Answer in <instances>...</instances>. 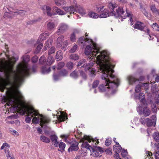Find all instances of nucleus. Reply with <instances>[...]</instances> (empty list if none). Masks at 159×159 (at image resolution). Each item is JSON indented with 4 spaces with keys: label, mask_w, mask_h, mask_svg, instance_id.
Masks as SVG:
<instances>
[{
    "label": "nucleus",
    "mask_w": 159,
    "mask_h": 159,
    "mask_svg": "<svg viewBox=\"0 0 159 159\" xmlns=\"http://www.w3.org/2000/svg\"><path fill=\"white\" fill-rule=\"evenodd\" d=\"M108 58L105 55H102L101 57L99 56L97 57L102 73L101 78L104 81V83L100 84L98 89L100 92H105V95L109 97L116 93L120 81L112 74L114 72L113 69L115 66L112 63H110Z\"/></svg>",
    "instance_id": "obj_1"
},
{
    "label": "nucleus",
    "mask_w": 159,
    "mask_h": 159,
    "mask_svg": "<svg viewBox=\"0 0 159 159\" xmlns=\"http://www.w3.org/2000/svg\"><path fill=\"white\" fill-rule=\"evenodd\" d=\"M15 60L12 61L11 59L4 62L0 61V72H4L7 80H4L0 84V91L3 92L7 86L13 82L14 84H17L19 80L23 77L29 76L31 69L28 64L19 63L17 66V69L20 75H18L16 72L13 69L14 64L18 58L13 57Z\"/></svg>",
    "instance_id": "obj_2"
},
{
    "label": "nucleus",
    "mask_w": 159,
    "mask_h": 159,
    "mask_svg": "<svg viewBox=\"0 0 159 159\" xmlns=\"http://www.w3.org/2000/svg\"><path fill=\"white\" fill-rule=\"evenodd\" d=\"M84 139L87 140L89 143L91 142V141L94 143L97 140L96 142L95 143V145H93V147L90 146L87 142H83L81 145L82 148H85L87 149L90 150V152H92L93 156L98 157L99 155V153L98 151H99L101 153H102L104 152L101 147L97 146L98 144L99 143L98 139H95L93 138L91 139L89 136H84Z\"/></svg>",
    "instance_id": "obj_3"
},
{
    "label": "nucleus",
    "mask_w": 159,
    "mask_h": 159,
    "mask_svg": "<svg viewBox=\"0 0 159 159\" xmlns=\"http://www.w3.org/2000/svg\"><path fill=\"white\" fill-rule=\"evenodd\" d=\"M93 44V48H92V46L89 45H88L86 46L85 49V53L86 55H89L91 54L93 56H96V55L98 54L99 53H100V55L96 57L97 61L98 62V64L99 65L100 67V64L99 63V61H98L97 59L98 57L99 56L102 57V56L105 55L106 57H107L108 59V60L110 61V63H112V60L110 57L109 56L107 55V52L105 51H103L101 52H99V51L98 50L97 47L96 46V44L93 43H91Z\"/></svg>",
    "instance_id": "obj_4"
},
{
    "label": "nucleus",
    "mask_w": 159,
    "mask_h": 159,
    "mask_svg": "<svg viewBox=\"0 0 159 159\" xmlns=\"http://www.w3.org/2000/svg\"><path fill=\"white\" fill-rule=\"evenodd\" d=\"M6 93L7 96V101L9 102L10 105H11L15 102V100L16 98V95H18L20 98H22V97L21 93L18 89L17 86H14L10 88H8Z\"/></svg>",
    "instance_id": "obj_5"
},
{
    "label": "nucleus",
    "mask_w": 159,
    "mask_h": 159,
    "mask_svg": "<svg viewBox=\"0 0 159 159\" xmlns=\"http://www.w3.org/2000/svg\"><path fill=\"white\" fill-rule=\"evenodd\" d=\"M110 7H111V12L110 13L109 11L107 9H104L102 11L101 13L99 16L101 18H106L109 16H114L116 18H118L121 16L124 13V11L123 10L122 8L119 7L116 10V12H115L114 9L115 8V6L112 3H110L109 4Z\"/></svg>",
    "instance_id": "obj_6"
},
{
    "label": "nucleus",
    "mask_w": 159,
    "mask_h": 159,
    "mask_svg": "<svg viewBox=\"0 0 159 159\" xmlns=\"http://www.w3.org/2000/svg\"><path fill=\"white\" fill-rule=\"evenodd\" d=\"M151 119L147 118L145 119L146 125L147 127L155 126L156 124L157 118L156 116L153 115L151 117Z\"/></svg>",
    "instance_id": "obj_7"
},
{
    "label": "nucleus",
    "mask_w": 159,
    "mask_h": 159,
    "mask_svg": "<svg viewBox=\"0 0 159 159\" xmlns=\"http://www.w3.org/2000/svg\"><path fill=\"white\" fill-rule=\"evenodd\" d=\"M127 79L129 84H132L136 81H142L144 80V77L143 76H141L139 79H136L132 75H129L127 77Z\"/></svg>",
    "instance_id": "obj_8"
},
{
    "label": "nucleus",
    "mask_w": 159,
    "mask_h": 159,
    "mask_svg": "<svg viewBox=\"0 0 159 159\" xmlns=\"http://www.w3.org/2000/svg\"><path fill=\"white\" fill-rule=\"evenodd\" d=\"M67 25L65 24H61L59 26V29L56 33L58 35L62 34L67 29Z\"/></svg>",
    "instance_id": "obj_9"
},
{
    "label": "nucleus",
    "mask_w": 159,
    "mask_h": 159,
    "mask_svg": "<svg viewBox=\"0 0 159 159\" xmlns=\"http://www.w3.org/2000/svg\"><path fill=\"white\" fill-rule=\"evenodd\" d=\"M50 138L52 145L56 147H58L59 142L57 141L58 137L55 134H52L50 136Z\"/></svg>",
    "instance_id": "obj_10"
},
{
    "label": "nucleus",
    "mask_w": 159,
    "mask_h": 159,
    "mask_svg": "<svg viewBox=\"0 0 159 159\" xmlns=\"http://www.w3.org/2000/svg\"><path fill=\"white\" fill-rule=\"evenodd\" d=\"M41 9L43 11V13L45 14L46 13L48 16H51L52 15V13L51 12V9L50 7L44 5L41 7Z\"/></svg>",
    "instance_id": "obj_11"
},
{
    "label": "nucleus",
    "mask_w": 159,
    "mask_h": 159,
    "mask_svg": "<svg viewBox=\"0 0 159 159\" xmlns=\"http://www.w3.org/2000/svg\"><path fill=\"white\" fill-rule=\"evenodd\" d=\"M79 143L76 141L74 143H72L70 148L68 149L69 152L70 151H76L78 150L79 149L78 146Z\"/></svg>",
    "instance_id": "obj_12"
},
{
    "label": "nucleus",
    "mask_w": 159,
    "mask_h": 159,
    "mask_svg": "<svg viewBox=\"0 0 159 159\" xmlns=\"http://www.w3.org/2000/svg\"><path fill=\"white\" fill-rule=\"evenodd\" d=\"M70 14L74 13V12H79L82 14L85 13L84 10L81 7H80L77 10L73 6H70Z\"/></svg>",
    "instance_id": "obj_13"
},
{
    "label": "nucleus",
    "mask_w": 159,
    "mask_h": 159,
    "mask_svg": "<svg viewBox=\"0 0 159 159\" xmlns=\"http://www.w3.org/2000/svg\"><path fill=\"white\" fill-rule=\"evenodd\" d=\"M49 36V34L48 33H43L41 34L39 36L37 41V43H39L42 41L45 40L46 38Z\"/></svg>",
    "instance_id": "obj_14"
},
{
    "label": "nucleus",
    "mask_w": 159,
    "mask_h": 159,
    "mask_svg": "<svg viewBox=\"0 0 159 159\" xmlns=\"http://www.w3.org/2000/svg\"><path fill=\"white\" fill-rule=\"evenodd\" d=\"M143 24V23L138 21L137 23L133 26V27L134 29L140 30L141 31H143L144 27L142 25Z\"/></svg>",
    "instance_id": "obj_15"
},
{
    "label": "nucleus",
    "mask_w": 159,
    "mask_h": 159,
    "mask_svg": "<svg viewBox=\"0 0 159 159\" xmlns=\"http://www.w3.org/2000/svg\"><path fill=\"white\" fill-rule=\"evenodd\" d=\"M79 41L81 43H83L86 42H87L88 43H92L93 41L91 39L88 38H85L84 37H81L79 38Z\"/></svg>",
    "instance_id": "obj_16"
},
{
    "label": "nucleus",
    "mask_w": 159,
    "mask_h": 159,
    "mask_svg": "<svg viewBox=\"0 0 159 159\" xmlns=\"http://www.w3.org/2000/svg\"><path fill=\"white\" fill-rule=\"evenodd\" d=\"M151 111L149 108L147 107H145L143 108V114L144 116L147 117L150 116L151 114Z\"/></svg>",
    "instance_id": "obj_17"
},
{
    "label": "nucleus",
    "mask_w": 159,
    "mask_h": 159,
    "mask_svg": "<svg viewBox=\"0 0 159 159\" xmlns=\"http://www.w3.org/2000/svg\"><path fill=\"white\" fill-rule=\"evenodd\" d=\"M54 61L53 57L52 56H49L46 59V64L47 66H50L52 65Z\"/></svg>",
    "instance_id": "obj_18"
},
{
    "label": "nucleus",
    "mask_w": 159,
    "mask_h": 159,
    "mask_svg": "<svg viewBox=\"0 0 159 159\" xmlns=\"http://www.w3.org/2000/svg\"><path fill=\"white\" fill-rule=\"evenodd\" d=\"M64 37L61 35L58 37L57 39L56 42L57 46L58 47H61L62 45V43L64 39Z\"/></svg>",
    "instance_id": "obj_19"
},
{
    "label": "nucleus",
    "mask_w": 159,
    "mask_h": 159,
    "mask_svg": "<svg viewBox=\"0 0 159 159\" xmlns=\"http://www.w3.org/2000/svg\"><path fill=\"white\" fill-rule=\"evenodd\" d=\"M55 27V24L53 22H49L47 25V29L49 31L52 30Z\"/></svg>",
    "instance_id": "obj_20"
},
{
    "label": "nucleus",
    "mask_w": 159,
    "mask_h": 159,
    "mask_svg": "<svg viewBox=\"0 0 159 159\" xmlns=\"http://www.w3.org/2000/svg\"><path fill=\"white\" fill-rule=\"evenodd\" d=\"M63 113V111L62 112L61 114L57 117V119L60 122L64 121L68 119L67 117Z\"/></svg>",
    "instance_id": "obj_21"
},
{
    "label": "nucleus",
    "mask_w": 159,
    "mask_h": 159,
    "mask_svg": "<svg viewBox=\"0 0 159 159\" xmlns=\"http://www.w3.org/2000/svg\"><path fill=\"white\" fill-rule=\"evenodd\" d=\"M58 73L60 76L66 77L68 75V71L66 69H63L59 71Z\"/></svg>",
    "instance_id": "obj_22"
},
{
    "label": "nucleus",
    "mask_w": 159,
    "mask_h": 159,
    "mask_svg": "<svg viewBox=\"0 0 159 159\" xmlns=\"http://www.w3.org/2000/svg\"><path fill=\"white\" fill-rule=\"evenodd\" d=\"M30 114L31 115L32 117L36 116L38 115L41 116V114L39 113L38 111L35 110L33 108H32L30 109Z\"/></svg>",
    "instance_id": "obj_23"
},
{
    "label": "nucleus",
    "mask_w": 159,
    "mask_h": 159,
    "mask_svg": "<svg viewBox=\"0 0 159 159\" xmlns=\"http://www.w3.org/2000/svg\"><path fill=\"white\" fill-rule=\"evenodd\" d=\"M51 70V67H50L47 68L45 66H42L41 68V72L43 74H48L50 72Z\"/></svg>",
    "instance_id": "obj_24"
},
{
    "label": "nucleus",
    "mask_w": 159,
    "mask_h": 159,
    "mask_svg": "<svg viewBox=\"0 0 159 159\" xmlns=\"http://www.w3.org/2000/svg\"><path fill=\"white\" fill-rule=\"evenodd\" d=\"M70 75L71 78L75 79H78L79 77L78 71L76 70L71 72Z\"/></svg>",
    "instance_id": "obj_25"
},
{
    "label": "nucleus",
    "mask_w": 159,
    "mask_h": 159,
    "mask_svg": "<svg viewBox=\"0 0 159 159\" xmlns=\"http://www.w3.org/2000/svg\"><path fill=\"white\" fill-rule=\"evenodd\" d=\"M46 59L44 56H42L40 58L39 60V63L41 65H46Z\"/></svg>",
    "instance_id": "obj_26"
},
{
    "label": "nucleus",
    "mask_w": 159,
    "mask_h": 159,
    "mask_svg": "<svg viewBox=\"0 0 159 159\" xmlns=\"http://www.w3.org/2000/svg\"><path fill=\"white\" fill-rule=\"evenodd\" d=\"M85 59H82L80 60L78 63L77 66V67L78 68H83L85 66Z\"/></svg>",
    "instance_id": "obj_27"
},
{
    "label": "nucleus",
    "mask_w": 159,
    "mask_h": 159,
    "mask_svg": "<svg viewBox=\"0 0 159 159\" xmlns=\"http://www.w3.org/2000/svg\"><path fill=\"white\" fill-rule=\"evenodd\" d=\"M117 146L115 145L113 146V151L115 153H119L121 151L122 148L121 146L119 144Z\"/></svg>",
    "instance_id": "obj_28"
},
{
    "label": "nucleus",
    "mask_w": 159,
    "mask_h": 159,
    "mask_svg": "<svg viewBox=\"0 0 159 159\" xmlns=\"http://www.w3.org/2000/svg\"><path fill=\"white\" fill-rule=\"evenodd\" d=\"M36 43L37 44H38V45L37 46L34 52V53L35 54H37L41 50V49L43 46V43Z\"/></svg>",
    "instance_id": "obj_29"
},
{
    "label": "nucleus",
    "mask_w": 159,
    "mask_h": 159,
    "mask_svg": "<svg viewBox=\"0 0 159 159\" xmlns=\"http://www.w3.org/2000/svg\"><path fill=\"white\" fill-rule=\"evenodd\" d=\"M53 10L59 15H64L66 14L65 12L56 7H53Z\"/></svg>",
    "instance_id": "obj_30"
},
{
    "label": "nucleus",
    "mask_w": 159,
    "mask_h": 159,
    "mask_svg": "<svg viewBox=\"0 0 159 159\" xmlns=\"http://www.w3.org/2000/svg\"><path fill=\"white\" fill-rule=\"evenodd\" d=\"M40 140L43 142L49 143L50 142V139L48 137L44 135L40 136Z\"/></svg>",
    "instance_id": "obj_31"
},
{
    "label": "nucleus",
    "mask_w": 159,
    "mask_h": 159,
    "mask_svg": "<svg viewBox=\"0 0 159 159\" xmlns=\"http://www.w3.org/2000/svg\"><path fill=\"white\" fill-rule=\"evenodd\" d=\"M153 139L154 140L157 142H159V133L158 132H154L152 135Z\"/></svg>",
    "instance_id": "obj_32"
},
{
    "label": "nucleus",
    "mask_w": 159,
    "mask_h": 159,
    "mask_svg": "<svg viewBox=\"0 0 159 159\" xmlns=\"http://www.w3.org/2000/svg\"><path fill=\"white\" fill-rule=\"evenodd\" d=\"M55 4L58 6L65 5L66 2L64 0H57L54 1Z\"/></svg>",
    "instance_id": "obj_33"
},
{
    "label": "nucleus",
    "mask_w": 159,
    "mask_h": 159,
    "mask_svg": "<svg viewBox=\"0 0 159 159\" xmlns=\"http://www.w3.org/2000/svg\"><path fill=\"white\" fill-rule=\"evenodd\" d=\"M88 15L89 17L93 18H97L99 16V15L93 12H90Z\"/></svg>",
    "instance_id": "obj_34"
},
{
    "label": "nucleus",
    "mask_w": 159,
    "mask_h": 159,
    "mask_svg": "<svg viewBox=\"0 0 159 159\" xmlns=\"http://www.w3.org/2000/svg\"><path fill=\"white\" fill-rule=\"evenodd\" d=\"M79 71L80 73V75L82 78L85 80H86L87 77L86 74L82 70H79Z\"/></svg>",
    "instance_id": "obj_35"
},
{
    "label": "nucleus",
    "mask_w": 159,
    "mask_h": 159,
    "mask_svg": "<svg viewBox=\"0 0 159 159\" xmlns=\"http://www.w3.org/2000/svg\"><path fill=\"white\" fill-rule=\"evenodd\" d=\"M5 152L8 159H14L13 157L11 156L10 151L7 148H5Z\"/></svg>",
    "instance_id": "obj_36"
},
{
    "label": "nucleus",
    "mask_w": 159,
    "mask_h": 159,
    "mask_svg": "<svg viewBox=\"0 0 159 159\" xmlns=\"http://www.w3.org/2000/svg\"><path fill=\"white\" fill-rule=\"evenodd\" d=\"M69 58L70 59L74 61L77 60L79 59L78 55L75 54H72L70 55L69 56Z\"/></svg>",
    "instance_id": "obj_37"
},
{
    "label": "nucleus",
    "mask_w": 159,
    "mask_h": 159,
    "mask_svg": "<svg viewBox=\"0 0 159 159\" xmlns=\"http://www.w3.org/2000/svg\"><path fill=\"white\" fill-rule=\"evenodd\" d=\"M152 111L153 113H156L157 111V106L155 103H153L151 106Z\"/></svg>",
    "instance_id": "obj_38"
},
{
    "label": "nucleus",
    "mask_w": 159,
    "mask_h": 159,
    "mask_svg": "<svg viewBox=\"0 0 159 159\" xmlns=\"http://www.w3.org/2000/svg\"><path fill=\"white\" fill-rule=\"evenodd\" d=\"M75 33H78L77 30H75L71 35L70 36V39L71 41L75 42L76 40Z\"/></svg>",
    "instance_id": "obj_39"
},
{
    "label": "nucleus",
    "mask_w": 159,
    "mask_h": 159,
    "mask_svg": "<svg viewBox=\"0 0 159 159\" xmlns=\"http://www.w3.org/2000/svg\"><path fill=\"white\" fill-rule=\"evenodd\" d=\"M56 58L58 60V61L61 60L63 58L62 53L61 52H57L56 53Z\"/></svg>",
    "instance_id": "obj_40"
},
{
    "label": "nucleus",
    "mask_w": 159,
    "mask_h": 159,
    "mask_svg": "<svg viewBox=\"0 0 159 159\" xmlns=\"http://www.w3.org/2000/svg\"><path fill=\"white\" fill-rule=\"evenodd\" d=\"M66 66L69 69L71 70L73 68L74 65L72 62L69 61L66 64Z\"/></svg>",
    "instance_id": "obj_41"
},
{
    "label": "nucleus",
    "mask_w": 159,
    "mask_h": 159,
    "mask_svg": "<svg viewBox=\"0 0 159 159\" xmlns=\"http://www.w3.org/2000/svg\"><path fill=\"white\" fill-rule=\"evenodd\" d=\"M99 84V80H96L94 81L93 84L92 88L95 89L97 87L98 85Z\"/></svg>",
    "instance_id": "obj_42"
},
{
    "label": "nucleus",
    "mask_w": 159,
    "mask_h": 159,
    "mask_svg": "<svg viewBox=\"0 0 159 159\" xmlns=\"http://www.w3.org/2000/svg\"><path fill=\"white\" fill-rule=\"evenodd\" d=\"M59 148L62 151H64V149L66 146L65 144L63 142H60L59 144L58 143V146Z\"/></svg>",
    "instance_id": "obj_43"
},
{
    "label": "nucleus",
    "mask_w": 159,
    "mask_h": 159,
    "mask_svg": "<svg viewBox=\"0 0 159 159\" xmlns=\"http://www.w3.org/2000/svg\"><path fill=\"white\" fill-rule=\"evenodd\" d=\"M142 87V85H141V83H140L139 84H138L136 87L135 91L136 93H139V92L141 89V87Z\"/></svg>",
    "instance_id": "obj_44"
},
{
    "label": "nucleus",
    "mask_w": 159,
    "mask_h": 159,
    "mask_svg": "<svg viewBox=\"0 0 159 159\" xmlns=\"http://www.w3.org/2000/svg\"><path fill=\"white\" fill-rule=\"evenodd\" d=\"M64 66L65 63L63 62H59L57 65V69L58 70H61L64 67Z\"/></svg>",
    "instance_id": "obj_45"
},
{
    "label": "nucleus",
    "mask_w": 159,
    "mask_h": 159,
    "mask_svg": "<svg viewBox=\"0 0 159 159\" xmlns=\"http://www.w3.org/2000/svg\"><path fill=\"white\" fill-rule=\"evenodd\" d=\"M96 71V70L94 68H92L91 69L89 70V75H90V76L92 77H94V76L96 75V74H95Z\"/></svg>",
    "instance_id": "obj_46"
},
{
    "label": "nucleus",
    "mask_w": 159,
    "mask_h": 159,
    "mask_svg": "<svg viewBox=\"0 0 159 159\" xmlns=\"http://www.w3.org/2000/svg\"><path fill=\"white\" fill-rule=\"evenodd\" d=\"M52 40L50 39L49 40H48L45 43V46H46L48 48L51 46L52 43Z\"/></svg>",
    "instance_id": "obj_47"
},
{
    "label": "nucleus",
    "mask_w": 159,
    "mask_h": 159,
    "mask_svg": "<svg viewBox=\"0 0 159 159\" xmlns=\"http://www.w3.org/2000/svg\"><path fill=\"white\" fill-rule=\"evenodd\" d=\"M3 17L4 18L7 17L9 18H12V16L11 15V13L7 11L5 12Z\"/></svg>",
    "instance_id": "obj_48"
},
{
    "label": "nucleus",
    "mask_w": 159,
    "mask_h": 159,
    "mask_svg": "<svg viewBox=\"0 0 159 159\" xmlns=\"http://www.w3.org/2000/svg\"><path fill=\"white\" fill-rule=\"evenodd\" d=\"M39 122V119L38 117H34L32 120V122L35 124H38Z\"/></svg>",
    "instance_id": "obj_49"
},
{
    "label": "nucleus",
    "mask_w": 159,
    "mask_h": 159,
    "mask_svg": "<svg viewBox=\"0 0 159 159\" xmlns=\"http://www.w3.org/2000/svg\"><path fill=\"white\" fill-rule=\"evenodd\" d=\"M152 27L156 31H159V26L157 23H153Z\"/></svg>",
    "instance_id": "obj_50"
},
{
    "label": "nucleus",
    "mask_w": 159,
    "mask_h": 159,
    "mask_svg": "<svg viewBox=\"0 0 159 159\" xmlns=\"http://www.w3.org/2000/svg\"><path fill=\"white\" fill-rule=\"evenodd\" d=\"M60 76L59 73L58 74H54L53 75V77L54 80L55 81L58 80L59 79V77Z\"/></svg>",
    "instance_id": "obj_51"
},
{
    "label": "nucleus",
    "mask_w": 159,
    "mask_h": 159,
    "mask_svg": "<svg viewBox=\"0 0 159 159\" xmlns=\"http://www.w3.org/2000/svg\"><path fill=\"white\" fill-rule=\"evenodd\" d=\"M77 48V45L75 44L69 51L70 53H73L75 52Z\"/></svg>",
    "instance_id": "obj_52"
},
{
    "label": "nucleus",
    "mask_w": 159,
    "mask_h": 159,
    "mask_svg": "<svg viewBox=\"0 0 159 159\" xmlns=\"http://www.w3.org/2000/svg\"><path fill=\"white\" fill-rule=\"evenodd\" d=\"M38 60V57L36 56L33 57L31 58V61L33 63H35L37 62Z\"/></svg>",
    "instance_id": "obj_53"
},
{
    "label": "nucleus",
    "mask_w": 159,
    "mask_h": 159,
    "mask_svg": "<svg viewBox=\"0 0 159 159\" xmlns=\"http://www.w3.org/2000/svg\"><path fill=\"white\" fill-rule=\"evenodd\" d=\"M151 10L153 13H157L158 10L157 9L155 6H151L150 7Z\"/></svg>",
    "instance_id": "obj_54"
},
{
    "label": "nucleus",
    "mask_w": 159,
    "mask_h": 159,
    "mask_svg": "<svg viewBox=\"0 0 159 159\" xmlns=\"http://www.w3.org/2000/svg\"><path fill=\"white\" fill-rule=\"evenodd\" d=\"M111 143V139H106L105 142V145L107 146H109Z\"/></svg>",
    "instance_id": "obj_55"
},
{
    "label": "nucleus",
    "mask_w": 159,
    "mask_h": 159,
    "mask_svg": "<svg viewBox=\"0 0 159 159\" xmlns=\"http://www.w3.org/2000/svg\"><path fill=\"white\" fill-rule=\"evenodd\" d=\"M55 51V48L54 47H51L48 51V55L49 56H51L50 54L54 53Z\"/></svg>",
    "instance_id": "obj_56"
},
{
    "label": "nucleus",
    "mask_w": 159,
    "mask_h": 159,
    "mask_svg": "<svg viewBox=\"0 0 159 159\" xmlns=\"http://www.w3.org/2000/svg\"><path fill=\"white\" fill-rule=\"evenodd\" d=\"M104 7L103 6L99 7H96V8H97L96 11L98 13H101L103 10Z\"/></svg>",
    "instance_id": "obj_57"
},
{
    "label": "nucleus",
    "mask_w": 159,
    "mask_h": 159,
    "mask_svg": "<svg viewBox=\"0 0 159 159\" xmlns=\"http://www.w3.org/2000/svg\"><path fill=\"white\" fill-rule=\"evenodd\" d=\"M140 102H141L144 105L147 106V103L146 99L145 98V97H143L141 99Z\"/></svg>",
    "instance_id": "obj_58"
},
{
    "label": "nucleus",
    "mask_w": 159,
    "mask_h": 159,
    "mask_svg": "<svg viewBox=\"0 0 159 159\" xmlns=\"http://www.w3.org/2000/svg\"><path fill=\"white\" fill-rule=\"evenodd\" d=\"M127 152L126 150H125L124 149H123L122 150L121 153V155L122 156L124 157H126V156H127Z\"/></svg>",
    "instance_id": "obj_59"
},
{
    "label": "nucleus",
    "mask_w": 159,
    "mask_h": 159,
    "mask_svg": "<svg viewBox=\"0 0 159 159\" xmlns=\"http://www.w3.org/2000/svg\"><path fill=\"white\" fill-rule=\"evenodd\" d=\"M84 67L85 68L84 70L86 71H87V70H89L92 69H91V67L89 66V65L86 63L85 64V66Z\"/></svg>",
    "instance_id": "obj_60"
},
{
    "label": "nucleus",
    "mask_w": 159,
    "mask_h": 159,
    "mask_svg": "<svg viewBox=\"0 0 159 159\" xmlns=\"http://www.w3.org/2000/svg\"><path fill=\"white\" fill-rule=\"evenodd\" d=\"M141 85H142V87H144V89H148V84L147 83H141Z\"/></svg>",
    "instance_id": "obj_61"
},
{
    "label": "nucleus",
    "mask_w": 159,
    "mask_h": 159,
    "mask_svg": "<svg viewBox=\"0 0 159 159\" xmlns=\"http://www.w3.org/2000/svg\"><path fill=\"white\" fill-rule=\"evenodd\" d=\"M137 111L139 113V115H142L143 114V110L141 107H139L137 108Z\"/></svg>",
    "instance_id": "obj_62"
},
{
    "label": "nucleus",
    "mask_w": 159,
    "mask_h": 159,
    "mask_svg": "<svg viewBox=\"0 0 159 159\" xmlns=\"http://www.w3.org/2000/svg\"><path fill=\"white\" fill-rule=\"evenodd\" d=\"M41 120L42 121V122L45 124L49 123L50 121V120L49 119H41Z\"/></svg>",
    "instance_id": "obj_63"
},
{
    "label": "nucleus",
    "mask_w": 159,
    "mask_h": 159,
    "mask_svg": "<svg viewBox=\"0 0 159 159\" xmlns=\"http://www.w3.org/2000/svg\"><path fill=\"white\" fill-rule=\"evenodd\" d=\"M111 149L109 148L105 150V152L107 154L111 155L112 154Z\"/></svg>",
    "instance_id": "obj_64"
}]
</instances>
